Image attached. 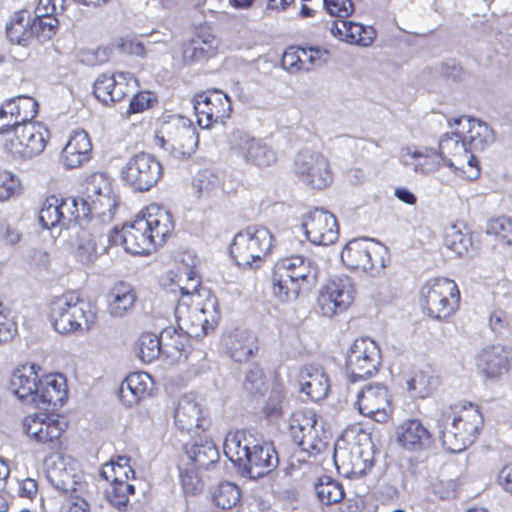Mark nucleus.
I'll use <instances>...</instances> for the list:
<instances>
[{"label":"nucleus","mask_w":512,"mask_h":512,"mask_svg":"<svg viewBox=\"0 0 512 512\" xmlns=\"http://www.w3.org/2000/svg\"><path fill=\"white\" fill-rule=\"evenodd\" d=\"M187 283L180 286L175 307L179 330L205 337L215 331L221 320L218 300L212 291L201 285L200 277L191 269L183 272Z\"/></svg>","instance_id":"f257e3e1"},{"label":"nucleus","mask_w":512,"mask_h":512,"mask_svg":"<svg viewBox=\"0 0 512 512\" xmlns=\"http://www.w3.org/2000/svg\"><path fill=\"white\" fill-rule=\"evenodd\" d=\"M483 425L477 405L459 403L443 408L437 418V428L443 447L459 453L474 443Z\"/></svg>","instance_id":"f03ea898"},{"label":"nucleus","mask_w":512,"mask_h":512,"mask_svg":"<svg viewBox=\"0 0 512 512\" xmlns=\"http://www.w3.org/2000/svg\"><path fill=\"white\" fill-rule=\"evenodd\" d=\"M97 318L96 304L80 289H67L48 303V319L62 335L88 331Z\"/></svg>","instance_id":"7ed1b4c3"},{"label":"nucleus","mask_w":512,"mask_h":512,"mask_svg":"<svg viewBox=\"0 0 512 512\" xmlns=\"http://www.w3.org/2000/svg\"><path fill=\"white\" fill-rule=\"evenodd\" d=\"M226 458L243 476L258 479L269 474L278 465V457L272 445L264 443L249 446L245 432L226 434Z\"/></svg>","instance_id":"20e7f679"},{"label":"nucleus","mask_w":512,"mask_h":512,"mask_svg":"<svg viewBox=\"0 0 512 512\" xmlns=\"http://www.w3.org/2000/svg\"><path fill=\"white\" fill-rule=\"evenodd\" d=\"M318 269L310 259L294 255L279 260L272 276V293L281 303L296 300L316 285Z\"/></svg>","instance_id":"39448f33"},{"label":"nucleus","mask_w":512,"mask_h":512,"mask_svg":"<svg viewBox=\"0 0 512 512\" xmlns=\"http://www.w3.org/2000/svg\"><path fill=\"white\" fill-rule=\"evenodd\" d=\"M155 144L173 158H190L197 150L199 138L192 121L183 116H171L155 133Z\"/></svg>","instance_id":"423d86ee"},{"label":"nucleus","mask_w":512,"mask_h":512,"mask_svg":"<svg viewBox=\"0 0 512 512\" xmlns=\"http://www.w3.org/2000/svg\"><path fill=\"white\" fill-rule=\"evenodd\" d=\"M341 260L351 270L378 277L384 273L390 257L384 244L370 238H355L342 249Z\"/></svg>","instance_id":"0eeeda50"},{"label":"nucleus","mask_w":512,"mask_h":512,"mask_svg":"<svg viewBox=\"0 0 512 512\" xmlns=\"http://www.w3.org/2000/svg\"><path fill=\"white\" fill-rule=\"evenodd\" d=\"M50 138L49 129L42 123L16 126L1 137L3 152L15 160H27L40 155Z\"/></svg>","instance_id":"6e6552de"},{"label":"nucleus","mask_w":512,"mask_h":512,"mask_svg":"<svg viewBox=\"0 0 512 512\" xmlns=\"http://www.w3.org/2000/svg\"><path fill=\"white\" fill-rule=\"evenodd\" d=\"M48 479L59 493L62 512H90L89 483L71 468H53Z\"/></svg>","instance_id":"1a4fd4ad"},{"label":"nucleus","mask_w":512,"mask_h":512,"mask_svg":"<svg viewBox=\"0 0 512 512\" xmlns=\"http://www.w3.org/2000/svg\"><path fill=\"white\" fill-rule=\"evenodd\" d=\"M420 302L430 317L446 320L459 307L460 291L454 280L444 277L432 278L422 286Z\"/></svg>","instance_id":"9d476101"},{"label":"nucleus","mask_w":512,"mask_h":512,"mask_svg":"<svg viewBox=\"0 0 512 512\" xmlns=\"http://www.w3.org/2000/svg\"><path fill=\"white\" fill-rule=\"evenodd\" d=\"M24 433L30 440L55 451L67 442L68 422L58 414L34 413L22 420Z\"/></svg>","instance_id":"9b49d317"},{"label":"nucleus","mask_w":512,"mask_h":512,"mask_svg":"<svg viewBox=\"0 0 512 512\" xmlns=\"http://www.w3.org/2000/svg\"><path fill=\"white\" fill-rule=\"evenodd\" d=\"M272 243L273 236L266 227L249 226L234 236L229 254L237 266L250 267L270 251Z\"/></svg>","instance_id":"f8f14e48"},{"label":"nucleus","mask_w":512,"mask_h":512,"mask_svg":"<svg viewBox=\"0 0 512 512\" xmlns=\"http://www.w3.org/2000/svg\"><path fill=\"white\" fill-rule=\"evenodd\" d=\"M454 128L450 134L446 133L441 138L438 152L447 166L459 171L465 178L475 179L480 173L477 159L469 150L459 127Z\"/></svg>","instance_id":"ddd939ff"},{"label":"nucleus","mask_w":512,"mask_h":512,"mask_svg":"<svg viewBox=\"0 0 512 512\" xmlns=\"http://www.w3.org/2000/svg\"><path fill=\"white\" fill-rule=\"evenodd\" d=\"M294 173L302 183L315 189L326 188L333 179L328 159L320 151L310 148L297 153Z\"/></svg>","instance_id":"4468645a"},{"label":"nucleus","mask_w":512,"mask_h":512,"mask_svg":"<svg viewBox=\"0 0 512 512\" xmlns=\"http://www.w3.org/2000/svg\"><path fill=\"white\" fill-rule=\"evenodd\" d=\"M381 365L380 349L368 337L356 339L346 355V369L352 382L373 376Z\"/></svg>","instance_id":"2eb2a0df"},{"label":"nucleus","mask_w":512,"mask_h":512,"mask_svg":"<svg viewBox=\"0 0 512 512\" xmlns=\"http://www.w3.org/2000/svg\"><path fill=\"white\" fill-rule=\"evenodd\" d=\"M354 406L358 412L378 423H386L392 413V395L382 383L365 384L356 393Z\"/></svg>","instance_id":"dca6fc26"},{"label":"nucleus","mask_w":512,"mask_h":512,"mask_svg":"<svg viewBox=\"0 0 512 512\" xmlns=\"http://www.w3.org/2000/svg\"><path fill=\"white\" fill-rule=\"evenodd\" d=\"M293 441L308 454H318L326 448V441L319 435L317 417L311 409L294 411L288 421Z\"/></svg>","instance_id":"f3484780"},{"label":"nucleus","mask_w":512,"mask_h":512,"mask_svg":"<svg viewBox=\"0 0 512 512\" xmlns=\"http://www.w3.org/2000/svg\"><path fill=\"white\" fill-rule=\"evenodd\" d=\"M355 285L348 276H335L320 290L317 303L321 314L331 318L346 311L354 301Z\"/></svg>","instance_id":"a211bd4d"},{"label":"nucleus","mask_w":512,"mask_h":512,"mask_svg":"<svg viewBox=\"0 0 512 512\" xmlns=\"http://www.w3.org/2000/svg\"><path fill=\"white\" fill-rule=\"evenodd\" d=\"M473 359L478 374L486 380H500L512 371V347L505 344H486Z\"/></svg>","instance_id":"6ab92c4d"},{"label":"nucleus","mask_w":512,"mask_h":512,"mask_svg":"<svg viewBox=\"0 0 512 512\" xmlns=\"http://www.w3.org/2000/svg\"><path fill=\"white\" fill-rule=\"evenodd\" d=\"M230 157L239 154L248 164L259 168L276 163V152L262 139L250 136L244 131L233 132L229 137Z\"/></svg>","instance_id":"aec40b11"},{"label":"nucleus","mask_w":512,"mask_h":512,"mask_svg":"<svg viewBox=\"0 0 512 512\" xmlns=\"http://www.w3.org/2000/svg\"><path fill=\"white\" fill-rule=\"evenodd\" d=\"M145 225L139 212L133 221L125 223L120 229H114L111 232L110 242L123 246L126 252L133 255H151L157 250Z\"/></svg>","instance_id":"412c9836"},{"label":"nucleus","mask_w":512,"mask_h":512,"mask_svg":"<svg viewBox=\"0 0 512 512\" xmlns=\"http://www.w3.org/2000/svg\"><path fill=\"white\" fill-rule=\"evenodd\" d=\"M125 181L135 190L145 192L155 186L163 175L161 163L148 153L134 155L126 165Z\"/></svg>","instance_id":"4be33fe9"},{"label":"nucleus","mask_w":512,"mask_h":512,"mask_svg":"<svg viewBox=\"0 0 512 512\" xmlns=\"http://www.w3.org/2000/svg\"><path fill=\"white\" fill-rule=\"evenodd\" d=\"M136 82L137 79L129 72L103 73L94 82L93 94L104 105H113L129 96Z\"/></svg>","instance_id":"5701e85b"},{"label":"nucleus","mask_w":512,"mask_h":512,"mask_svg":"<svg viewBox=\"0 0 512 512\" xmlns=\"http://www.w3.org/2000/svg\"><path fill=\"white\" fill-rule=\"evenodd\" d=\"M301 230L315 245L327 246L338 239V226L335 216L322 209H314L302 218Z\"/></svg>","instance_id":"b1692460"},{"label":"nucleus","mask_w":512,"mask_h":512,"mask_svg":"<svg viewBox=\"0 0 512 512\" xmlns=\"http://www.w3.org/2000/svg\"><path fill=\"white\" fill-rule=\"evenodd\" d=\"M140 215L156 250L164 247L175 232L172 213L159 204L151 203L140 211Z\"/></svg>","instance_id":"393cba45"},{"label":"nucleus","mask_w":512,"mask_h":512,"mask_svg":"<svg viewBox=\"0 0 512 512\" xmlns=\"http://www.w3.org/2000/svg\"><path fill=\"white\" fill-rule=\"evenodd\" d=\"M396 442L404 450L420 452L428 449L432 443V436L421 420L416 418L405 419L396 428Z\"/></svg>","instance_id":"a878e982"},{"label":"nucleus","mask_w":512,"mask_h":512,"mask_svg":"<svg viewBox=\"0 0 512 512\" xmlns=\"http://www.w3.org/2000/svg\"><path fill=\"white\" fill-rule=\"evenodd\" d=\"M452 129L458 126L472 154L483 151L494 142L492 129L483 121L461 116L449 122Z\"/></svg>","instance_id":"bb28decb"},{"label":"nucleus","mask_w":512,"mask_h":512,"mask_svg":"<svg viewBox=\"0 0 512 512\" xmlns=\"http://www.w3.org/2000/svg\"><path fill=\"white\" fill-rule=\"evenodd\" d=\"M86 199L81 198L82 214L84 219L92 217H111L115 210V201L111 195L103 193L96 178L86 183Z\"/></svg>","instance_id":"cd10ccee"},{"label":"nucleus","mask_w":512,"mask_h":512,"mask_svg":"<svg viewBox=\"0 0 512 512\" xmlns=\"http://www.w3.org/2000/svg\"><path fill=\"white\" fill-rule=\"evenodd\" d=\"M154 381L146 372H132L126 376L119 388V398L128 407L139 404L152 394Z\"/></svg>","instance_id":"c85d7f7f"},{"label":"nucleus","mask_w":512,"mask_h":512,"mask_svg":"<svg viewBox=\"0 0 512 512\" xmlns=\"http://www.w3.org/2000/svg\"><path fill=\"white\" fill-rule=\"evenodd\" d=\"M40 367L36 364H22L14 369L10 382V391L17 396L20 400L35 401L39 386L38 372Z\"/></svg>","instance_id":"c756f323"},{"label":"nucleus","mask_w":512,"mask_h":512,"mask_svg":"<svg viewBox=\"0 0 512 512\" xmlns=\"http://www.w3.org/2000/svg\"><path fill=\"white\" fill-rule=\"evenodd\" d=\"M399 161L407 167H411L417 174L426 175L434 172L442 161L438 151L432 148H413L404 146L399 152Z\"/></svg>","instance_id":"7c9ffc66"},{"label":"nucleus","mask_w":512,"mask_h":512,"mask_svg":"<svg viewBox=\"0 0 512 512\" xmlns=\"http://www.w3.org/2000/svg\"><path fill=\"white\" fill-rule=\"evenodd\" d=\"M197 122L202 128H211L222 119L223 100L216 90L202 92L194 97Z\"/></svg>","instance_id":"2f4dec72"},{"label":"nucleus","mask_w":512,"mask_h":512,"mask_svg":"<svg viewBox=\"0 0 512 512\" xmlns=\"http://www.w3.org/2000/svg\"><path fill=\"white\" fill-rule=\"evenodd\" d=\"M299 383L301 391L312 401L324 399L330 390V379L319 365H305L299 372Z\"/></svg>","instance_id":"473e14b6"},{"label":"nucleus","mask_w":512,"mask_h":512,"mask_svg":"<svg viewBox=\"0 0 512 512\" xmlns=\"http://www.w3.org/2000/svg\"><path fill=\"white\" fill-rule=\"evenodd\" d=\"M92 144L84 130L74 131L63 148L60 159L67 169L78 168L90 159Z\"/></svg>","instance_id":"72a5a7b5"},{"label":"nucleus","mask_w":512,"mask_h":512,"mask_svg":"<svg viewBox=\"0 0 512 512\" xmlns=\"http://www.w3.org/2000/svg\"><path fill=\"white\" fill-rule=\"evenodd\" d=\"M67 398L66 378L60 373H48L41 377L34 403L56 407Z\"/></svg>","instance_id":"f704fd0d"},{"label":"nucleus","mask_w":512,"mask_h":512,"mask_svg":"<svg viewBox=\"0 0 512 512\" xmlns=\"http://www.w3.org/2000/svg\"><path fill=\"white\" fill-rule=\"evenodd\" d=\"M330 32L341 41L364 47L371 45L376 35L373 27L347 20L333 21Z\"/></svg>","instance_id":"c9c22d12"},{"label":"nucleus","mask_w":512,"mask_h":512,"mask_svg":"<svg viewBox=\"0 0 512 512\" xmlns=\"http://www.w3.org/2000/svg\"><path fill=\"white\" fill-rule=\"evenodd\" d=\"M188 458V464L201 470H208L220 459V454L211 440H204L195 443H186L182 451L177 455L178 459Z\"/></svg>","instance_id":"e433bc0d"},{"label":"nucleus","mask_w":512,"mask_h":512,"mask_svg":"<svg viewBox=\"0 0 512 512\" xmlns=\"http://www.w3.org/2000/svg\"><path fill=\"white\" fill-rule=\"evenodd\" d=\"M257 351V338L247 329L236 328L226 338V354L236 362L248 360Z\"/></svg>","instance_id":"4c0bfd02"},{"label":"nucleus","mask_w":512,"mask_h":512,"mask_svg":"<svg viewBox=\"0 0 512 512\" xmlns=\"http://www.w3.org/2000/svg\"><path fill=\"white\" fill-rule=\"evenodd\" d=\"M164 353L172 356L177 360H188L193 353V341H197L202 337H195L192 333L184 331H163Z\"/></svg>","instance_id":"58836bf2"},{"label":"nucleus","mask_w":512,"mask_h":512,"mask_svg":"<svg viewBox=\"0 0 512 512\" xmlns=\"http://www.w3.org/2000/svg\"><path fill=\"white\" fill-rule=\"evenodd\" d=\"M136 300L134 288L125 282H118L108 294V310L112 316L123 317L133 309Z\"/></svg>","instance_id":"ea45409f"},{"label":"nucleus","mask_w":512,"mask_h":512,"mask_svg":"<svg viewBox=\"0 0 512 512\" xmlns=\"http://www.w3.org/2000/svg\"><path fill=\"white\" fill-rule=\"evenodd\" d=\"M215 51V37L202 30L183 44V56L191 61L207 59L213 56Z\"/></svg>","instance_id":"a19ab883"},{"label":"nucleus","mask_w":512,"mask_h":512,"mask_svg":"<svg viewBox=\"0 0 512 512\" xmlns=\"http://www.w3.org/2000/svg\"><path fill=\"white\" fill-rule=\"evenodd\" d=\"M191 187L197 199L213 200L221 190V178L213 169L204 168L193 177Z\"/></svg>","instance_id":"79ce46f5"},{"label":"nucleus","mask_w":512,"mask_h":512,"mask_svg":"<svg viewBox=\"0 0 512 512\" xmlns=\"http://www.w3.org/2000/svg\"><path fill=\"white\" fill-rule=\"evenodd\" d=\"M6 35L11 43L27 45L32 40L30 13L18 10L13 13L6 25Z\"/></svg>","instance_id":"37998d69"},{"label":"nucleus","mask_w":512,"mask_h":512,"mask_svg":"<svg viewBox=\"0 0 512 512\" xmlns=\"http://www.w3.org/2000/svg\"><path fill=\"white\" fill-rule=\"evenodd\" d=\"M188 458L176 459L178 476L183 492L186 495H196L204 488L201 469L188 464Z\"/></svg>","instance_id":"c03bdc74"},{"label":"nucleus","mask_w":512,"mask_h":512,"mask_svg":"<svg viewBox=\"0 0 512 512\" xmlns=\"http://www.w3.org/2000/svg\"><path fill=\"white\" fill-rule=\"evenodd\" d=\"M4 103L18 125L33 123L31 120L38 112V103L33 97L17 96L4 101Z\"/></svg>","instance_id":"a18cd8bd"},{"label":"nucleus","mask_w":512,"mask_h":512,"mask_svg":"<svg viewBox=\"0 0 512 512\" xmlns=\"http://www.w3.org/2000/svg\"><path fill=\"white\" fill-rule=\"evenodd\" d=\"M201 409L198 403L186 397L179 400L175 409L174 419L176 426L182 431H190L199 426Z\"/></svg>","instance_id":"49530a36"},{"label":"nucleus","mask_w":512,"mask_h":512,"mask_svg":"<svg viewBox=\"0 0 512 512\" xmlns=\"http://www.w3.org/2000/svg\"><path fill=\"white\" fill-rule=\"evenodd\" d=\"M135 351L143 363H152L158 359L161 352L164 353L163 334L158 337L151 332L142 333L136 342Z\"/></svg>","instance_id":"de8ad7c7"},{"label":"nucleus","mask_w":512,"mask_h":512,"mask_svg":"<svg viewBox=\"0 0 512 512\" xmlns=\"http://www.w3.org/2000/svg\"><path fill=\"white\" fill-rule=\"evenodd\" d=\"M134 474L127 456H118L116 460L104 464L101 470V476L110 483L128 482L134 478Z\"/></svg>","instance_id":"09e8293b"},{"label":"nucleus","mask_w":512,"mask_h":512,"mask_svg":"<svg viewBox=\"0 0 512 512\" xmlns=\"http://www.w3.org/2000/svg\"><path fill=\"white\" fill-rule=\"evenodd\" d=\"M314 490L319 501L325 505L338 503L345 495L342 485L329 476L318 478Z\"/></svg>","instance_id":"8fccbe9b"},{"label":"nucleus","mask_w":512,"mask_h":512,"mask_svg":"<svg viewBox=\"0 0 512 512\" xmlns=\"http://www.w3.org/2000/svg\"><path fill=\"white\" fill-rule=\"evenodd\" d=\"M444 245L457 256H463L468 252L472 244L471 238L463 232L458 224H450L444 229Z\"/></svg>","instance_id":"3c124183"},{"label":"nucleus","mask_w":512,"mask_h":512,"mask_svg":"<svg viewBox=\"0 0 512 512\" xmlns=\"http://www.w3.org/2000/svg\"><path fill=\"white\" fill-rule=\"evenodd\" d=\"M61 193L51 194L45 197L39 210V222L46 229H52L60 225Z\"/></svg>","instance_id":"603ef678"},{"label":"nucleus","mask_w":512,"mask_h":512,"mask_svg":"<svg viewBox=\"0 0 512 512\" xmlns=\"http://www.w3.org/2000/svg\"><path fill=\"white\" fill-rule=\"evenodd\" d=\"M59 21L55 16H41V13H36V16L31 21L32 39L37 38L43 42L51 39L57 32Z\"/></svg>","instance_id":"864d4df0"},{"label":"nucleus","mask_w":512,"mask_h":512,"mask_svg":"<svg viewBox=\"0 0 512 512\" xmlns=\"http://www.w3.org/2000/svg\"><path fill=\"white\" fill-rule=\"evenodd\" d=\"M60 205V225L69 226L71 223L78 222L84 219L82 214L81 198L77 199L71 196H63L61 194Z\"/></svg>","instance_id":"5fc2aeb1"},{"label":"nucleus","mask_w":512,"mask_h":512,"mask_svg":"<svg viewBox=\"0 0 512 512\" xmlns=\"http://www.w3.org/2000/svg\"><path fill=\"white\" fill-rule=\"evenodd\" d=\"M135 488L129 482L110 483L107 490L108 501L117 509H125L129 502V496L134 494Z\"/></svg>","instance_id":"6e6d98bb"},{"label":"nucleus","mask_w":512,"mask_h":512,"mask_svg":"<svg viewBox=\"0 0 512 512\" xmlns=\"http://www.w3.org/2000/svg\"><path fill=\"white\" fill-rule=\"evenodd\" d=\"M435 383L436 380L433 377L423 372L415 373V375L406 382L407 390L411 395L419 398L427 397L434 389Z\"/></svg>","instance_id":"4d7b16f0"},{"label":"nucleus","mask_w":512,"mask_h":512,"mask_svg":"<svg viewBox=\"0 0 512 512\" xmlns=\"http://www.w3.org/2000/svg\"><path fill=\"white\" fill-rule=\"evenodd\" d=\"M243 389L248 395H261L267 390L262 369L252 365L245 375Z\"/></svg>","instance_id":"13d9d810"},{"label":"nucleus","mask_w":512,"mask_h":512,"mask_svg":"<svg viewBox=\"0 0 512 512\" xmlns=\"http://www.w3.org/2000/svg\"><path fill=\"white\" fill-rule=\"evenodd\" d=\"M158 104V96L152 91H139L134 94L127 108V114H138L149 110Z\"/></svg>","instance_id":"bf43d9fd"},{"label":"nucleus","mask_w":512,"mask_h":512,"mask_svg":"<svg viewBox=\"0 0 512 512\" xmlns=\"http://www.w3.org/2000/svg\"><path fill=\"white\" fill-rule=\"evenodd\" d=\"M487 233L498 237L503 243L512 245V219L498 217L487 224Z\"/></svg>","instance_id":"052dcab7"},{"label":"nucleus","mask_w":512,"mask_h":512,"mask_svg":"<svg viewBox=\"0 0 512 512\" xmlns=\"http://www.w3.org/2000/svg\"><path fill=\"white\" fill-rule=\"evenodd\" d=\"M241 499V491L233 483L226 482V503L228 504V512H270L268 509H263L259 505L244 506L241 504L237 507V504Z\"/></svg>","instance_id":"680f3d73"},{"label":"nucleus","mask_w":512,"mask_h":512,"mask_svg":"<svg viewBox=\"0 0 512 512\" xmlns=\"http://www.w3.org/2000/svg\"><path fill=\"white\" fill-rule=\"evenodd\" d=\"M17 331V323L9 316L8 309L0 301V346L11 342Z\"/></svg>","instance_id":"e2e57ef3"},{"label":"nucleus","mask_w":512,"mask_h":512,"mask_svg":"<svg viewBox=\"0 0 512 512\" xmlns=\"http://www.w3.org/2000/svg\"><path fill=\"white\" fill-rule=\"evenodd\" d=\"M20 186V180L12 172L0 169V201L11 198Z\"/></svg>","instance_id":"0e129e2a"},{"label":"nucleus","mask_w":512,"mask_h":512,"mask_svg":"<svg viewBox=\"0 0 512 512\" xmlns=\"http://www.w3.org/2000/svg\"><path fill=\"white\" fill-rule=\"evenodd\" d=\"M326 11L338 20H346L354 11V4L351 0H323Z\"/></svg>","instance_id":"69168bd1"},{"label":"nucleus","mask_w":512,"mask_h":512,"mask_svg":"<svg viewBox=\"0 0 512 512\" xmlns=\"http://www.w3.org/2000/svg\"><path fill=\"white\" fill-rule=\"evenodd\" d=\"M282 400L283 397L279 392L273 391L270 394L265 406L263 407V412L269 420H277L282 416Z\"/></svg>","instance_id":"338daca9"},{"label":"nucleus","mask_w":512,"mask_h":512,"mask_svg":"<svg viewBox=\"0 0 512 512\" xmlns=\"http://www.w3.org/2000/svg\"><path fill=\"white\" fill-rule=\"evenodd\" d=\"M65 11V0H38L35 13L41 16H55Z\"/></svg>","instance_id":"774afa93"}]
</instances>
